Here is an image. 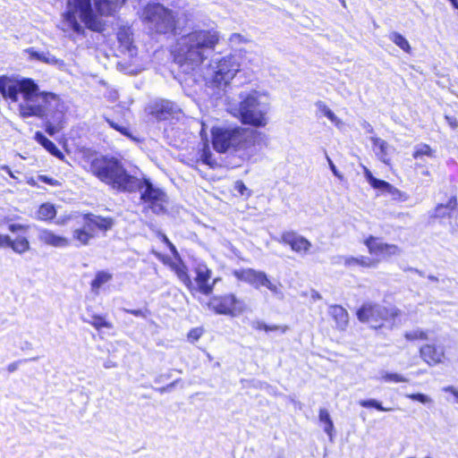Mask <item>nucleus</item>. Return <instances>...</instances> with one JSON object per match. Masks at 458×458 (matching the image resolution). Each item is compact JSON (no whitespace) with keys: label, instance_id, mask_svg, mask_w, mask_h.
<instances>
[{"label":"nucleus","instance_id":"obj_1","mask_svg":"<svg viewBox=\"0 0 458 458\" xmlns=\"http://www.w3.org/2000/svg\"><path fill=\"white\" fill-rule=\"evenodd\" d=\"M219 36L213 30H200L192 31L178 41V47L175 51L174 61L179 64L182 72L193 74L200 72L206 86L213 89L215 95L220 96L231 80L239 72V63L233 55L224 56L219 60L213 61V64L202 71L200 65L208 58L216 45L218 43Z\"/></svg>","mask_w":458,"mask_h":458},{"label":"nucleus","instance_id":"obj_2","mask_svg":"<svg viewBox=\"0 0 458 458\" xmlns=\"http://www.w3.org/2000/svg\"><path fill=\"white\" fill-rule=\"evenodd\" d=\"M0 94L12 102H17L20 94L22 96L19 112L23 118L45 116L48 98H56L55 93L39 92L38 86L31 79H15L7 75L0 76Z\"/></svg>","mask_w":458,"mask_h":458},{"label":"nucleus","instance_id":"obj_3","mask_svg":"<svg viewBox=\"0 0 458 458\" xmlns=\"http://www.w3.org/2000/svg\"><path fill=\"white\" fill-rule=\"evenodd\" d=\"M260 135L256 130L236 128H216L212 131L213 147L220 153L230 152L241 158H249L256 152L257 137Z\"/></svg>","mask_w":458,"mask_h":458},{"label":"nucleus","instance_id":"obj_4","mask_svg":"<svg viewBox=\"0 0 458 458\" xmlns=\"http://www.w3.org/2000/svg\"><path fill=\"white\" fill-rule=\"evenodd\" d=\"M88 170L100 182L119 192H125L136 185L134 175L130 174L114 157L96 156L89 162Z\"/></svg>","mask_w":458,"mask_h":458},{"label":"nucleus","instance_id":"obj_5","mask_svg":"<svg viewBox=\"0 0 458 458\" xmlns=\"http://www.w3.org/2000/svg\"><path fill=\"white\" fill-rule=\"evenodd\" d=\"M239 104L231 107V113L238 117L244 124L254 127H264L267 123V114L269 105L257 91L249 94H240Z\"/></svg>","mask_w":458,"mask_h":458},{"label":"nucleus","instance_id":"obj_6","mask_svg":"<svg viewBox=\"0 0 458 458\" xmlns=\"http://www.w3.org/2000/svg\"><path fill=\"white\" fill-rule=\"evenodd\" d=\"M67 8L64 20L73 32L79 35L84 34V28L79 22V19L90 30L97 32L104 30L105 22L94 13L91 0H68Z\"/></svg>","mask_w":458,"mask_h":458},{"label":"nucleus","instance_id":"obj_7","mask_svg":"<svg viewBox=\"0 0 458 458\" xmlns=\"http://www.w3.org/2000/svg\"><path fill=\"white\" fill-rule=\"evenodd\" d=\"M136 181L135 186L131 190H126L127 193L140 192V201L146 205L154 214H164L165 205L168 203V197L165 191L154 185L148 178H138L134 176Z\"/></svg>","mask_w":458,"mask_h":458},{"label":"nucleus","instance_id":"obj_8","mask_svg":"<svg viewBox=\"0 0 458 458\" xmlns=\"http://www.w3.org/2000/svg\"><path fill=\"white\" fill-rule=\"evenodd\" d=\"M142 19L147 27L156 33L166 34L175 29L173 12L160 4H148L142 12Z\"/></svg>","mask_w":458,"mask_h":458},{"label":"nucleus","instance_id":"obj_9","mask_svg":"<svg viewBox=\"0 0 458 458\" xmlns=\"http://www.w3.org/2000/svg\"><path fill=\"white\" fill-rule=\"evenodd\" d=\"M401 311L394 306L385 307L378 303L365 302L357 310V318L362 323H368L370 327L381 328L385 321L394 320Z\"/></svg>","mask_w":458,"mask_h":458},{"label":"nucleus","instance_id":"obj_10","mask_svg":"<svg viewBox=\"0 0 458 458\" xmlns=\"http://www.w3.org/2000/svg\"><path fill=\"white\" fill-rule=\"evenodd\" d=\"M82 225L73 231V240L80 245H87L96 235L97 231L106 232L114 225L112 217H103L94 214L81 216Z\"/></svg>","mask_w":458,"mask_h":458},{"label":"nucleus","instance_id":"obj_11","mask_svg":"<svg viewBox=\"0 0 458 458\" xmlns=\"http://www.w3.org/2000/svg\"><path fill=\"white\" fill-rule=\"evenodd\" d=\"M208 307L216 314L236 317L242 314L246 305L242 300L237 299L234 294L215 295L210 298Z\"/></svg>","mask_w":458,"mask_h":458},{"label":"nucleus","instance_id":"obj_12","mask_svg":"<svg viewBox=\"0 0 458 458\" xmlns=\"http://www.w3.org/2000/svg\"><path fill=\"white\" fill-rule=\"evenodd\" d=\"M233 276L241 281L251 284L254 288L259 289L265 286L274 293H278V287L271 283L265 272L257 271L252 268L239 269L233 271Z\"/></svg>","mask_w":458,"mask_h":458},{"label":"nucleus","instance_id":"obj_13","mask_svg":"<svg viewBox=\"0 0 458 458\" xmlns=\"http://www.w3.org/2000/svg\"><path fill=\"white\" fill-rule=\"evenodd\" d=\"M194 273L196 275L194 278L196 286L194 289L204 295L211 294L219 278L212 279V270L203 262L196 263Z\"/></svg>","mask_w":458,"mask_h":458},{"label":"nucleus","instance_id":"obj_14","mask_svg":"<svg viewBox=\"0 0 458 458\" xmlns=\"http://www.w3.org/2000/svg\"><path fill=\"white\" fill-rule=\"evenodd\" d=\"M147 110L148 114L158 121L174 118L180 112V107L167 99H157L151 102Z\"/></svg>","mask_w":458,"mask_h":458},{"label":"nucleus","instance_id":"obj_15","mask_svg":"<svg viewBox=\"0 0 458 458\" xmlns=\"http://www.w3.org/2000/svg\"><path fill=\"white\" fill-rule=\"evenodd\" d=\"M420 355L428 365L436 366L445 360V346L436 344H424L420 348Z\"/></svg>","mask_w":458,"mask_h":458},{"label":"nucleus","instance_id":"obj_16","mask_svg":"<svg viewBox=\"0 0 458 458\" xmlns=\"http://www.w3.org/2000/svg\"><path fill=\"white\" fill-rule=\"evenodd\" d=\"M281 242L289 245L293 251L299 253H307L311 247L310 241L295 232H284L281 236Z\"/></svg>","mask_w":458,"mask_h":458},{"label":"nucleus","instance_id":"obj_17","mask_svg":"<svg viewBox=\"0 0 458 458\" xmlns=\"http://www.w3.org/2000/svg\"><path fill=\"white\" fill-rule=\"evenodd\" d=\"M365 244L368 247L369 252L375 255L382 256H392L400 253V249L394 244L384 243L378 241V239L369 236L366 241Z\"/></svg>","mask_w":458,"mask_h":458},{"label":"nucleus","instance_id":"obj_18","mask_svg":"<svg viewBox=\"0 0 458 458\" xmlns=\"http://www.w3.org/2000/svg\"><path fill=\"white\" fill-rule=\"evenodd\" d=\"M329 314L335 322L336 328L344 331L349 324V314L347 310L340 305H331Z\"/></svg>","mask_w":458,"mask_h":458},{"label":"nucleus","instance_id":"obj_19","mask_svg":"<svg viewBox=\"0 0 458 458\" xmlns=\"http://www.w3.org/2000/svg\"><path fill=\"white\" fill-rule=\"evenodd\" d=\"M125 0H94L95 7L100 16H110Z\"/></svg>","mask_w":458,"mask_h":458},{"label":"nucleus","instance_id":"obj_20","mask_svg":"<svg viewBox=\"0 0 458 458\" xmlns=\"http://www.w3.org/2000/svg\"><path fill=\"white\" fill-rule=\"evenodd\" d=\"M457 199L455 196H453L446 204H438L431 216L438 218L452 217L453 213L457 211Z\"/></svg>","mask_w":458,"mask_h":458},{"label":"nucleus","instance_id":"obj_21","mask_svg":"<svg viewBox=\"0 0 458 458\" xmlns=\"http://www.w3.org/2000/svg\"><path fill=\"white\" fill-rule=\"evenodd\" d=\"M370 140L373 144V150L377 158L385 164L389 163L388 154L390 146L388 143L377 137H371Z\"/></svg>","mask_w":458,"mask_h":458},{"label":"nucleus","instance_id":"obj_22","mask_svg":"<svg viewBox=\"0 0 458 458\" xmlns=\"http://www.w3.org/2000/svg\"><path fill=\"white\" fill-rule=\"evenodd\" d=\"M56 215L55 205L51 203L42 204L37 212V218L43 221L52 220Z\"/></svg>","mask_w":458,"mask_h":458},{"label":"nucleus","instance_id":"obj_23","mask_svg":"<svg viewBox=\"0 0 458 458\" xmlns=\"http://www.w3.org/2000/svg\"><path fill=\"white\" fill-rule=\"evenodd\" d=\"M175 274L179 280L190 290H194L195 286L188 274V269L186 266L182 263L180 265L175 266L174 267Z\"/></svg>","mask_w":458,"mask_h":458},{"label":"nucleus","instance_id":"obj_24","mask_svg":"<svg viewBox=\"0 0 458 458\" xmlns=\"http://www.w3.org/2000/svg\"><path fill=\"white\" fill-rule=\"evenodd\" d=\"M250 327L255 330H264L267 333L272 331H280L282 334H284L288 330L287 326H268L261 320H252L250 322Z\"/></svg>","mask_w":458,"mask_h":458},{"label":"nucleus","instance_id":"obj_25","mask_svg":"<svg viewBox=\"0 0 458 458\" xmlns=\"http://www.w3.org/2000/svg\"><path fill=\"white\" fill-rule=\"evenodd\" d=\"M112 275L106 271H98L96 274L95 278L91 282V290L92 292L98 293V289L106 283L109 282L112 279Z\"/></svg>","mask_w":458,"mask_h":458},{"label":"nucleus","instance_id":"obj_26","mask_svg":"<svg viewBox=\"0 0 458 458\" xmlns=\"http://www.w3.org/2000/svg\"><path fill=\"white\" fill-rule=\"evenodd\" d=\"M35 139L41 146H43L53 156L57 157L56 146L51 140H49L44 133H42L40 131H37L35 134Z\"/></svg>","mask_w":458,"mask_h":458},{"label":"nucleus","instance_id":"obj_27","mask_svg":"<svg viewBox=\"0 0 458 458\" xmlns=\"http://www.w3.org/2000/svg\"><path fill=\"white\" fill-rule=\"evenodd\" d=\"M319 420L324 424V431L332 437V433L334 431V423L330 418L329 412L326 409L319 410Z\"/></svg>","mask_w":458,"mask_h":458},{"label":"nucleus","instance_id":"obj_28","mask_svg":"<svg viewBox=\"0 0 458 458\" xmlns=\"http://www.w3.org/2000/svg\"><path fill=\"white\" fill-rule=\"evenodd\" d=\"M389 39L403 49L405 53L411 52V46L408 40L400 33L393 31L389 34Z\"/></svg>","mask_w":458,"mask_h":458},{"label":"nucleus","instance_id":"obj_29","mask_svg":"<svg viewBox=\"0 0 458 458\" xmlns=\"http://www.w3.org/2000/svg\"><path fill=\"white\" fill-rule=\"evenodd\" d=\"M85 321L92 325L98 330L102 327L113 328V324L106 320L104 317L99 315H92L90 316V318H87L85 319Z\"/></svg>","mask_w":458,"mask_h":458},{"label":"nucleus","instance_id":"obj_30","mask_svg":"<svg viewBox=\"0 0 458 458\" xmlns=\"http://www.w3.org/2000/svg\"><path fill=\"white\" fill-rule=\"evenodd\" d=\"M27 53L31 60H38L47 64L56 62L55 56L50 57L48 54L36 51L33 48L28 49Z\"/></svg>","mask_w":458,"mask_h":458},{"label":"nucleus","instance_id":"obj_31","mask_svg":"<svg viewBox=\"0 0 458 458\" xmlns=\"http://www.w3.org/2000/svg\"><path fill=\"white\" fill-rule=\"evenodd\" d=\"M379 190L383 192L388 193L393 199H402L403 192L397 188L394 187L389 182H387L386 181L381 183V187L379 188Z\"/></svg>","mask_w":458,"mask_h":458},{"label":"nucleus","instance_id":"obj_32","mask_svg":"<svg viewBox=\"0 0 458 458\" xmlns=\"http://www.w3.org/2000/svg\"><path fill=\"white\" fill-rule=\"evenodd\" d=\"M359 404L364 408H375L380 411H390L393 408L384 407L380 402L376 399L360 400Z\"/></svg>","mask_w":458,"mask_h":458},{"label":"nucleus","instance_id":"obj_33","mask_svg":"<svg viewBox=\"0 0 458 458\" xmlns=\"http://www.w3.org/2000/svg\"><path fill=\"white\" fill-rule=\"evenodd\" d=\"M11 248L17 253H23L29 250L30 244L26 238H17L15 241L12 240Z\"/></svg>","mask_w":458,"mask_h":458},{"label":"nucleus","instance_id":"obj_34","mask_svg":"<svg viewBox=\"0 0 458 458\" xmlns=\"http://www.w3.org/2000/svg\"><path fill=\"white\" fill-rule=\"evenodd\" d=\"M38 238L41 242L47 244L57 246V235L48 230H40L38 233Z\"/></svg>","mask_w":458,"mask_h":458},{"label":"nucleus","instance_id":"obj_35","mask_svg":"<svg viewBox=\"0 0 458 458\" xmlns=\"http://www.w3.org/2000/svg\"><path fill=\"white\" fill-rule=\"evenodd\" d=\"M434 151L427 144H420L416 147V149L413 153L414 158L421 157L422 156L433 157Z\"/></svg>","mask_w":458,"mask_h":458},{"label":"nucleus","instance_id":"obj_36","mask_svg":"<svg viewBox=\"0 0 458 458\" xmlns=\"http://www.w3.org/2000/svg\"><path fill=\"white\" fill-rule=\"evenodd\" d=\"M382 379L385 382H393V383L409 382V379L407 377H403V375L398 374V373H390V372H386L382 376Z\"/></svg>","mask_w":458,"mask_h":458},{"label":"nucleus","instance_id":"obj_37","mask_svg":"<svg viewBox=\"0 0 458 458\" xmlns=\"http://www.w3.org/2000/svg\"><path fill=\"white\" fill-rule=\"evenodd\" d=\"M404 337L408 341H413V340H417V339L426 340V339H428V335L425 331H423L421 329H414V330L406 332L404 334Z\"/></svg>","mask_w":458,"mask_h":458},{"label":"nucleus","instance_id":"obj_38","mask_svg":"<svg viewBox=\"0 0 458 458\" xmlns=\"http://www.w3.org/2000/svg\"><path fill=\"white\" fill-rule=\"evenodd\" d=\"M364 175L368 182L374 189L379 190V188L381 187V183L385 182L384 180L376 178L367 167H364Z\"/></svg>","mask_w":458,"mask_h":458},{"label":"nucleus","instance_id":"obj_39","mask_svg":"<svg viewBox=\"0 0 458 458\" xmlns=\"http://www.w3.org/2000/svg\"><path fill=\"white\" fill-rule=\"evenodd\" d=\"M405 397L409 398L412 401L420 402L423 404H428V403H432V399L428 395H427L425 394H421V393L407 394H405Z\"/></svg>","mask_w":458,"mask_h":458},{"label":"nucleus","instance_id":"obj_40","mask_svg":"<svg viewBox=\"0 0 458 458\" xmlns=\"http://www.w3.org/2000/svg\"><path fill=\"white\" fill-rule=\"evenodd\" d=\"M106 121L110 125V127H112L113 129H114L117 131L121 132L124 136L131 138V135L130 134L129 129L126 126L120 125L118 123H115L114 121H113V120H111L109 118H106Z\"/></svg>","mask_w":458,"mask_h":458},{"label":"nucleus","instance_id":"obj_41","mask_svg":"<svg viewBox=\"0 0 458 458\" xmlns=\"http://www.w3.org/2000/svg\"><path fill=\"white\" fill-rule=\"evenodd\" d=\"M174 371V369H170L166 372L157 375L154 378V382L157 385L164 384L165 382H166L167 380H169L172 377Z\"/></svg>","mask_w":458,"mask_h":458},{"label":"nucleus","instance_id":"obj_42","mask_svg":"<svg viewBox=\"0 0 458 458\" xmlns=\"http://www.w3.org/2000/svg\"><path fill=\"white\" fill-rule=\"evenodd\" d=\"M118 40L121 42L122 45L129 48V46L131 43V39L130 38V35L126 30H121L117 34Z\"/></svg>","mask_w":458,"mask_h":458},{"label":"nucleus","instance_id":"obj_43","mask_svg":"<svg viewBox=\"0 0 458 458\" xmlns=\"http://www.w3.org/2000/svg\"><path fill=\"white\" fill-rule=\"evenodd\" d=\"M180 381H181V378H177V379L174 380L173 382L167 384L166 386H161L158 388H155V390L161 394H165V393L171 392L178 385V383Z\"/></svg>","mask_w":458,"mask_h":458},{"label":"nucleus","instance_id":"obj_44","mask_svg":"<svg viewBox=\"0 0 458 458\" xmlns=\"http://www.w3.org/2000/svg\"><path fill=\"white\" fill-rule=\"evenodd\" d=\"M201 161L203 164L213 166L215 162L212 159V153L208 148H204L201 154Z\"/></svg>","mask_w":458,"mask_h":458},{"label":"nucleus","instance_id":"obj_45","mask_svg":"<svg viewBox=\"0 0 458 458\" xmlns=\"http://www.w3.org/2000/svg\"><path fill=\"white\" fill-rule=\"evenodd\" d=\"M321 111L323 112L324 115L326 117H327L332 123H339V119L337 118V116L326 105L322 106Z\"/></svg>","mask_w":458,"mask_h":458},{"label":"nucleus","instance_id":"obj_46","mask_svg":"<svg viewBox=\"0 0 458 458\" xmlns=\"http://www.w3.org/2000/svg\"><path fill=\"white\" fill-rule=\"evenodd\" d=\"M202 333H203V330L199 327L192 328L188 333V339L191 342L198 341L200 338V336L202 335Z\"/></svg>","mask_w":458,"mask_h":458},{"label":"nucleus","instance_id":"obj_47","mask_svg":"<svg viewBox=\"0 0 458 458\" xmlns=\"http://www.w3.org/2000/svg\"><path fill=\"white\" fill-rule=\"evenodd\" d=\"M337 259H339L338 261H336L337 263L343 260L344 265L347 267L357 266V263L359 262L357 258L354 257L338 256Z\"/></svg>","mask_w":458,"mask_h":458},{"label":"nucleus","instance_id":"obj_48","mask_svg":"<svg viewBox=\"0 0 458 458\" xmlns=\"http://www.w3.org/2000/svg\"><path fill=\"white\" fill-rule=\"evenodd\" d=\"M234 188L242 196H244V195L250 196V190L245 186V184L243 183L242 181H237L235 182Z\"/></svg>","mask_w":458,"mask_h":458},{"label":"nucleus","instance_id":"obj_49","mask_svg":"<svg viewBox=\"0 0 458 458\" xmlns=\"http://www.w3.org/2000/svg\"><path fill=\"white\" fill-rule=\"evenodd\" d=\"M37 180L39 181V182L50 184V185H55L56 184V181L55 179L47 176V175L40 174V175H38L37 177Z\"/></svg>","mask_w":458,"mask_h":458},{"label":"nucleus","instance_id":"obj_50","mask_svg":"<svg viewBox=\"0 0 458 458\" xmlns=\"http://www.w3.org/2000/svg\"><path fill=\"white\" fill-rule=\"evenodd\" d=\"M28 360H16V361H13L12 363H10L8 366H7V370L12 373V372H14L15 370L18 369L20 364L23 363V362H26Z\"/></svg>","mask_w":458,"mask_h":458},{"label":"nucleus","instance_id":"obj_51","mask_svg":"<svg viewBox=\"0 0 458 458\" xmlns=\"http://www.w3.org/2000/svg\"><path fill=\"white\" fill-rule=\"evenodd\" d=\"M12 239L8 235L0 234V248L11 247Z\"/></svg>","mask_w":458,"mask_h":458},{"label":"nucleus","instance_id":"obj_52","mask_svg":"<svg viewBox=\"0 0 458 458\" xmlns=\"http://www.w3.org/2000/svg\"><path fill=\"white\" fill-rule=\"evenodd\" d=\"M162 241L167 244L169 250H171V252L174 255V256H177L178 255V251L175 248V246L169 241V239L166 237V235H163L162 236Z\"/></svg>","mask_w":458,"mask_h":458},{"label":"nucleus","instance_id":"obj_53","mask_svg":"<svg viewBox=\"0 0 458 458\" xmlns=\"http://www.w3.org/2000/svg\"><path fill=\"white\" fill-rule=\"evenodd\" d=\"M359 262L357 263V266L360 267H370L371 261L369 258H365L363 256L357 258Z\"/></svg>","mask_w":458,"mask_h":458},{"label":"nucleus","instance_id":"obj_54","mask_svg":"<svg viewBox=\"0 0 458 458\" xmlns=\"http://www.w3.org/2000/svg\"><path fill=\"white\" fill-rule=\"evenodd\" d=\"M443 391L451 393L456 399V402L458 403V389L455 387L449 386L443 388Z\"/></svg>","mask_w":458,"mask_h":458},{"label":"nucleus","instance_id":"obj_55","mask_svg":"<svg viewBox=\"0 0 458 458\" xmlns=\"http://www.w3.org/2000/svg\"><path fill=\"white\" fill-rule=\"evenodd\" d=\"M229 40L231 43H241L243 41V37L240 34L233 33L231 35Z\"/></svg>","mask_w":458,"mask_h":458},{"label":"nucleus","instance_id":"obj_56","mask_svg":"<svg viewBox=\"0 0 458 458\" xmlns=\"http://www.w3.org/2000/svg\"><path fill=\"white\" fill-rule=\"evenodd\" d=\"M124 311L136 317H145L144 312L141 310L124 309Z\"/></svg>","mask_w":458,"mask_h":458},{"label":"nucleus","instance_id":"obj_57","mask_svg":"<svg viewBox=\"0 0 458 458\" xmlns=\"http://www.w3.org/2000/svg\"><path fill=\"white\" fill-rule=\"evenodd\" d=\"M327 161L329 164V167H330L331 171L333 172V174L337 177H341V175H340L338 170L336 169V166L333 163V161L328 157H327Z\"/></svg>","mask_w":458,"mask_h":458},{"label":"nucleus","instance_id":"obj_58","mask_svg":"<svg viewBox=\"0 0 458 458\" xmlns=\"http://www.w3.org/2000/svg\"><path fill=\"white\" fill-rule=\"evenodd\" d=\"M445 118L452 128L455 129L458 126V123L455 118L449 116H445Z\"/></svg>","mask_w":458,"mask_h":458},{"label":"nucleus","instance_id":"obj_59","mask_svg":"<svg viewBox=\"0 0 458 458\" xmlns=\"http://www.w3.org/2000/svg\"><path fill=\"white\" fill-rule=\"evenodd\" d=\"M362 127L363 129L366 130L367 132L369 133H373L374 132V129L373 127L371 126L370 123H369L368 122L364 121L363 123H362Z\"/></svg>","mask_w":458,"mask_h":458},{"label":"nucleus","instance_id":"obj_60","mask_svg":"<svg viewBox=\"0 0 458 458\" xmlns=\"http://www.w3.org/2000/svg\"><path fill=\"white\" fill-rule=\"evenodd\" d=\"M116 366H117V364L114 361L111 360H107L104 363V367L106 369H112V368H115Z\"/></svg>","mask_w":458,"mask_h":458},{"label":"nucleus","instance_id":"obj_61","mask_svg":"<svg viewBox=\"0 0 458 458\" xmlns=\"http://www.w3.org/2000/svg\"><path fill=\"white\" fill-rule=\"evenodd\" d=\"M21 229H22V225H17V224H11V225H9V230H10L11 232H13V233H15V232H17V231H19V230H21Z\"/></svg>","mask_w":458,"mask_h":458},{"label":"nucleus","instance_id":"obj_62","mask_svg":"<svg viewBox=\"0 0 458 458\" xmlns=\"http://www.w3.org/2000/svg\"><path fill=\"white\" fill-rule=\"evenodd\" d=\"M46 131L49 134V135H54L55 134V127L52 124H47L46 126Z\"/></svg>","mask_w":458,"mask_h":458},{"label":"nucleus","instance_id":"obj_63","mask_svg":"<svg viewBox=\"0 0 458 458\" xmlns=\"http://www.w3.org/2000/svg\"><path fill=\"white\" fill-rule=\"evenodd\" d=\"M1 169L6 172L12 178H15L14 174H13L11 168L8 165H3L1 166Z\"/></svg>","mask_w":458,"mask_h":458},{"label":"nucleus","instance_id":"obj_64","mask_svg":"<svg viewBox=\"0 0 458 458\" xmlns=\"http://www.w3.org/2000/svg\"><path fill=\"white\" fill-rule=\"evenodd\" d=\"M311 299L314 300V301L320 300L321 299V295H320V293L318 292L312 291V293H311Z\"/></svg>","mask_w":458,"mask_h":458}]
</instances>
